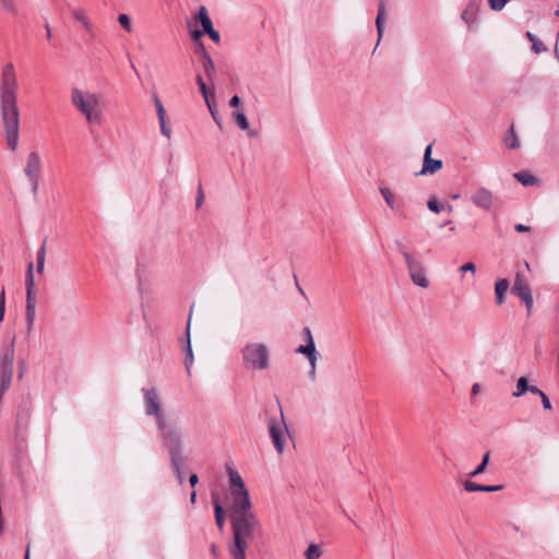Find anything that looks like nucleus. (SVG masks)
<instances>
[{
  "mask_svg": "<svg viewBox=\"0 0 559 559\" xmlns=\"http://www.w3.org/2000/svg\"><path fill=\"white\" fill-rule=\"evenodd\" d=\"M17 80L13 63L4 64L1 73L0 109L8 147L15 151L20 139Z\"/></svg>",
  "mask_w": 559,
  "mask_h": 559,
  "instance_id": "1",
  "label": "nucleus"
},
{
  "mask_svg": "<svg viewBox=\"0 0 559 559\" xmlns=\"http://www.w3.org/2000/svg\"><path fill=\"white\" fill-rule=\"evenodd\" d=\"M233 528V543L229 552L234 559H247L246 550L260 526V521L252 512L251 507L230 508Z\"/></svg>",
  "mask_w": 559,
  "mask_h": 559,
  "instance_id": "2",
  "label": "nucleus"
},
{
  "mask_svg": "<svg viewBox=\"0 0 559 559\" xmlns=\"http://www.w3.org/2000/svg\"><path fill=\"white\" fill-rule=\"evenodd\" d=\"M70 103L88 124L100 126L103 123L105 109L100 94L74 86L70 91Z\"/></svg>",
  "mask_w": 559,
  "mask_h": 559,
  "instance_id": "3",
  "label": "nucleus"
},
{
  "mask_svg": "<svg viewBox=\"0 0 559 559\" xmlns=\"http://www.w3.org/2000/svg\"><path fill=\"white\" fill-rule=\"evenodd\" d=\"M144 395V412L147 416H153L163 442L171 437L180 436L176 426H174L163 412L162 400L155 388L142 389Z\"/></svg>",
  "mask_w": 559,
  "mask_h": 559,
  "instance_id": "4",
  "label": "nucleus"
},
{
  "mask_svg": "<svg viewBox=\"0 0 559 559\" xmlns=\"http://www.w3.org/2000/svg\"><path fill=\"white\" fill-rule=\"evenodd\" d=\"M242 364L246 369L264 370L270 366V352L265 344L252 342L241 348Z\"/></svg>",
  "mask_w": 559,
  "mask_h": 559,
  "instance_id": "5",
  "label": "nucleus"
},
{
  "mask_svg": "<svg viewBox=\"0 0 559 559\" xmlns=\"http://www.w3.org/2000/svg\"><path fill=\"white\" fill-rule=\"evenodd\" d=\"M226 472L229 479L233 502L230 508L251 507L250 496L246 489L245 481L238 471L233 465H226Z\"/></svg>",
  "mask_w": 559,
  "mask_h": 559,
  "instance_id": "6",
  "label": "nucleus"
},
{
  "mask_svg": "<svg viewBox=\"0 0 559 559\" xmlns=\"http://www.w3.org/2000/svg\"><path fill=\"white\" fill-rule=\"evenodd\" d=\"M267 428L272 443L278 454L285 450L286 438L289 435L284 412L280 405V418L271 417L267 421Z\"/></svg>",
  "mask_w": 559,
  "mask_h": 559,
  "instance_id": "7",
  "label": "nucleus"
},
{
  "mask_svg": "<svg viewBox=\"0 0 559 559\" xmlns=\"http://www.w3.org/2000/svg\"><path fill=\"white\" fill-rule=\"evenodd\" d=\"M163 445L168 450L171 465L175 471L179 484L183 483L185 476L182 467L186 463V456L182 454L181 436L170 437L169 440L163 442Z\"/></svg>",
  "mask_w": 559,
  "mask_h": 559,
  "instance_id": "8",
  "label": "nucleus"
},
{
  "mask_svg": "<svg viewBox=\"0 0 559 559\" xmlns=\"http://www.w3.org/2000/svg\"><path fill=\"white\" fill-rule=\"evenodd\" d=\"M43 171V159L37 151H32L26 156L24 175L27 178L33 194H36L39 188L40 175Z\"/></svg>",
  "mask_w": 559,
  "mask_h": 559,
  "instance_id": "9",
  "label": "nucleus"
},
{
  "mask_svg": "<svg viewBox=\"0 0 559 559\" xmlns=\"http://www.w3.org/2000/svg\"><path fill=\"white\" fill-rule=\"evenodd\" d=\"M406 266L412 278V282L421 288L429 287V280L427 278L426 267L423 262L415 255L406 254Z\"/></svg>",
  "mask_w": 559,
  "mask_h": 559,
  "instance_id": "10",
  "label": "nucleus"
},
{
  "mask_svg": "<svg viewBox=\"0 0 559 559\" xmlns=\"http://www.w3.org/2000/svg\"><path fill=\"white\" fill-rule=\"evenodd\" d=\"M379 191L390 210L397 216L404 217L403 199L394 193L391 189L385 187H380Z\"/></svg>",
  "mask_w": 559,
  "mask_h": 559,
  "instance_id": "11",
  "label": "nucleus"
},
{
  "mask_svg": "<svg viewBox=\"0 0 559 559\" xmlns=\"http://www.w3.org/2000/svg\"><path fill=\"white\" fill-rule=\"evenodd\" d=\"M472 202L486 211H490L493 204V193L484 187L478 188L471 197Z\"/></svg>",
  "mask_w": 559,
  "mask_h": 559,
  "instance_id": "12",
  "label": "nucleus"
},
{
  "mask_svg": "<svg viewBox=\"0 0 559 559\" xmlns=\"http://www.w3.org/2000/svg\"><path fill=\"white\" fill-rule=\"evenodd\" d=\"M431 151L432 146L429 144L425 148L424 164L420 174H435L442 167V162L440 159L431 158Z\"/></svg>",
  "mask_w": 559,
  "mask_h": 559,
  "instance_id": "13",
  "label": "nucleus"
},
{
  "mask_svg": "<svg viewBox=\"0 0 559 559\" xmlns=\"http://www.w3.org/2000/svg\"><path fill=\"white\" fill-rule=\"evenodd\" d=\"M192 309H193V307H191V309H190V313H189V318H188V322H187V329H186L187 344L183 347V350H185V354H186L185 366H186L187 372L189 374L191 372V367H192L193 360H194L193 352H192V347H191V340H190V326H191Z\"/></svg>",
  "mask_w": 559,
  "mask_h": 559,
  "instance_id": "14",
  "label": "nucleus"
},
{
  "mask_svg": "<svg viewBox=\"0 0 559 559\" xmlns=\"http://www.w3.org/2000/svg\"><path fill=\"white\" fill-rule=\"evenodd\" d=\"M33 263L31 262L27 266L25 286H26V305H36L35 301V281Z\"/></svg>",
  "mask_w": 559,
  "mask_h": 559,
  "instance_id": "15",
  "label": "nucleus"
},
{
  "mask_svg": "<svg viewBox=\"0 0 559 559\" xmlns=\"http://www.w3.org/2000/svg\"><path fill=\"white\" fill-rule=\"evenodd\" d=\"M479 12V3L471 1L461 14V19L472 28L476 24L477 14Z\"/></svg>",
  "mask_w": 559,
  "mask_h": 559,
  "instance_id": "16",
  "label": "nucleus"
},
{
  "mask_svg": "<svg viewBox=\"0 0 559 559\" xmlns=\"http://www.w3.org/2000/svg\"><path fill=\"white\" fill-rule=\"evenodd\" d=\"M296 353L306 355L310 366H316L319 357L314 342H308L305 345L297 347Z\"/></svg>",
  "mask_w": 559,
  "mask_h": 559,
  "instance_id": "17",
  "label": "nucleus"
},
{
  "mask_svg": "<svg viewBox=\"0 0 559 559\" xmlns=\"http://www.w3.org/2000/svg\"><path fill=\"white\" fill-rule=\"evenodd\" d=\"M512 292L521 299L532 294L531 287L521 274H516Z\"/></svg>",
  "mask_w": 559,
  "mask_h": 559,
  "instance_id": "18",
  "label": "nucleus"
},
{
  "mask_svg": "<svg viewBox=\"0 0 559 559\" xmlns=\"http://www.w3.org/2000/svg\"><path fill=\"white\" fill-rule=\"evenodd\" d=\"M233 118L236 122V124L243 131L248 132L249 136H255L257 133L250 129V124L248 121V118L243 110H237L233 112Z\"/></svg>",
  "mask_w": 559,
  "mask_h": 559,
  "instance_id": "19",
  "label": "nucleus"
},
{
  "mask_svg": "<svg viewBox=\"0 0 559 559\" xmlns=\"http://www.w3.org/2000/svg\"><path fill=\"white\" fill-rule=\"evenodd\" d=\"M14 347L13 344L8 346L1 354L0 370L9 369L13 371Z\"/></svg>",
  "mask_w": 559,
  "mask_h": 559,
  "instance_id": "20",
  "label": "nucleus"
},
{
  "mask_svg": "<svg viewBox=\"0 0 559 559\" xmlns=\"http://www.w3.org/2000/svg\"><path fill=\"white\" fill-rule=\"evenodd\" d=\"M212 500H213V504H214V513H215V521H216L217 527L219 528V531H223L224 523H225V511L223 509V506L219 502L217 495H213Z\"/></svg>",
  "mask_w": 559,
  "mask_h": 559,
  "instance_id": "21",
  "label": "nucleus"
},
{
  "mask_svg": "<svg viewBox=\"0 0 559 559\" xmlns=\"http://www.w3.org/2000/svg\"><path fill=\"white\" fill-rule=\"evenodd\" d=\"M386 20V8H385V1L381 0L378 4V14L376 19V26L379 39L382 37L383 34V25Z\"/></svg>",
  "mask_w": 559,
  "mask_h": 559,
  "instance_id": "22",
  "label": "nucleus"
},
{
  "mask_svg": "<svg viewBox=\"0 0 559 559\" xmlns=\"http://www.w3.org/2000/svg\"><path fill=\"white\" fill-rule=\"evenodd\" d=\"M509 286H510V283L507 278H500L496 282L495 293H496V300H497L498 305L503 304L504 295L508 292Z\"/></svg>",
  "mask_w": 559,
  "mask_h": 559,
  "instance_id": "23",
  "label": "nucleus"
},
{
  "mask_svg": "<svg viewBox=\"0 0 559 559\" xmlns=\"http://www.w3.org/2000/svg\"><path fill=\"white\" fill-rule=\"evenodd\" d=\"M202 68L206 78L212 81L215 74V64L212 60V57L209 52H204V57H202Z\"/></svg>",
  "mask_w": 559,
  "mask_h": 559,
  "instance_id": "24",
  "label": "nucleus"
},
{
  "mask_svg": "<svg viewBox=\"0 0 559 559\" xmlns=\"http://www.w3.org/2000/svg\"><path fill=\"white\" fill-rule=\"evenodd\" d=\"M195 20L201 23L203 32L210 31V28L213 27V23L207 14L205 7H201L199 9L198 14L195 15Z\"/></svg>",
  "mask_w": 559,
  "mask_h": 559,
  "instance_id": "25",
  "label": "nucleus"
},
{
  "mask_svg": "<svg viewBox=\"0 0 559 559\" xmlns=\"http://www.w3.org/2000/svg\"><path fill=\"white\" fill-rule=\"evenodd\" d=\"M503 142L506 146L511 150L518 148L520 146V141L513 126H511L510 130L503 136Z\"/></svg>",
  "mask_w": 559,
  "mask_h": 559,
  "instance_id": "26",
  "label": "nucleus"
},
{
  "mask_svg": "<svg viewBox=\"0 0 559 559\" xmlns=\"http://www.w3.org/2000/svg\"><path fill=\"white\" fill-rule=\"evenodd\" d=\"M528 380L526 377H520L516 381L515 390L512 392L513 397H521L528 391Z\"/></svg>",
  "mask_w": 559,
  "mask_h": 559,
  "instance_id": "27",
  "label": "nucleus"
},
{
  "mask_svg": "<svg viewBox=\"0 0 559 559\" xmlns=\"http://www.w3.org/2000/svg\"><path fill=\"white\" fill-rule=\"evenodd\" d=\"M526 37L532 43V49L534 50L535 53H542L547 51V47L545 46V44L533 33L527 32Z\"/></svg>",
  "mask_w": 559,
  "mask_h": 559,
  "instance_id": "28",
  "label": "nucleus"
},
{
  "mask_svg": "<svg viewBox=\"0 0 559 559\" xmlns=\"http://www.w3.org/2000/svg\"><path fill=\"white\" fill-rule=\"evenodd\" d=\"M514 178L525 187L533 186L536 182V178L526 171L515 173Z\"/></svg>",
  "mask_w": 559,
  "mask_h": 559,
  "instance_id": "29",
  "label": "nucleus"
},
{
  "mask_svg": "<svg viewBox=\"0 0 559 559\" xmlns=\"http://www.w3.org/2000/svg\"><path fill=\"white\" fill-rule=\"evenodd\" d=\"M25 317L27 322V330L31 331L35 322L36 305H26Z\"/></svg>",
  "mask_w": 559,
  "mask_h": 559,
  "instance_id": "30",
  "label": "nucleus"
},
{
  "mask_svg": "<svg viewBox=\"0 0 559 559\" xmlns=\"http://www.w3.org/2000/svg\"><path fill=\"white\" fill-rule=\"evenodd\" d=\"M321 555V548L317 544H311L305 552L306 559H319Z\"/></svg>",
  "mask_w": 559,
  "mask_h": 559,
  "instance_id": "31",
  "label": "nucleus"
},
{
  "mask_svg": "<svg viewBox=\"0 0 559 559\" xmlns=\"http://www.w3.org/2000/svg\"><path fill=\"white\" fill-rule=\"evenodd\" d=\"M46 261V245L44 243L37 251V272L41 274L44 272Z\"/></svg>",
  "mask_w": 559,
  "mask_h": 559,
  "instance_id": "32",
  "label": "nucleus"
},
{
  "mask_svg": "<svg viewBox=\"0 0 559 559\" xmlns=\"http://www.w3.org/2000/svg\"><path fill=\"white\" fill-rule=\"evenodd\" d=\"M489 457H490V454L489 452H486L483 456V461L481 463L475 468L473 469L471 473H469V476L471 477H476L478 476L479 474L484 473L485 469H486V466L489 462Z\"/></svg>",
  "mask_w": 559,
  "mask_h": 559,
  "instance_id": "33",
  "label": "nucleus"
},
{
  "mask_svg": "<svg viewBox=\"0 0 559 559\" xmlns=\"http://www.w3.org/2000/svg\"><path fill=\"white\" fill-rule=\"evenodd\" d=\"M195 79H197V83L199 85L200 92H201L202 96L204 97V100H205L209 109H211V102L209 99L206 84H205L203 78L200 74H198Z\"/></svg>",
  "mask_w": 559,
  "mask_h": 559,
  "instance_id": "34",
  "label": "nucleus"
},
{
  "mask_svg": "<svg viewBox=\"0 0 559 559\" xmlns=\"http://www.w3.org/2000/svg\"><path fill=\"white\" fill-rule=\"evenodd\" d=\"M153 102H154V105L156 108V114H157L158 120L165 119L166 118V109L156 94L153 95Z\"/></svg>",
  "mask_w": 559,
  "mask_h": 559,
  "instance_id": "35",
  "label": "nucleus"
},
{
  "mask_svg": "<svg viewBox=\"0 0 559 559\" xmlns=\"http://www.w3.org/2000/svg\"><path fill=\"white\" fill-rule=\"evenodd\" d=\"M0 7L3 11L8 13L16 12V1L15 0H0Z\"/></svg>",
  "mask_w": 559,
  "mask_h": 559,
  "instance_id": "36",
  "label": "nucleus"
},
{
  "mask_svg": "<svg viewBox=\"0 0 559 559\" xmlns=\"http://www.w3.org/2000/svg\"><path fill=\"white\" fill-rule=\"evenodd\" d=\"M427 206L428 209L433 212V213H439L441 212L442 210H444V206L441 205L437 198L436 197H431L429 198L428 202H427Z\"/></svg>",
  "mask_w": 559,
  "mask_h": 559,
  "instance_id": "37",
  "label": "nucleus"
},
{
  "mask_svg": "<svg viewBox=\"0 0 559 559\" xmlns=\"http://www.w3.org/2000/svg\"><path fill=\"white\" fill-rule=\"evenodd\" d=\"M510 0H487L489 8L492 11H501Z\"/></svg>",
  "mask_w": 559,
  "mask_h": 559,
  "instance_id": "38",
  "label": "nucleus"
},
{
  "mask_svg": "<svg viewBox=\"0 0 559 559\" xmlns=\"http://www.w3.org/2000/svg\"><path fill=\"white\" fill-rule=\"evenodd\" d=\"M118 22L127 32L132 31V23H131V19L129 17V15L120 14L118 16Z\"/></svg>",
  "mask_w": 559,
  "mask_h": 559,
  "instance_id": "39",
  "label": "nucleus"
},
{
  "mask_svg": "<svg viewBox=\"0 0 559 559\" xmlns=\"http://www.w3.org/2000/svg\"><path fill=\"white\" fill-rule=\"evenodd\" d=\"M160 133L166 136L167 139L171 138V129L167 126L166 118L163 120H158Z\"/></svg>",
  "mask_w": 559,
  "mask_h": 559,
  "instance_id": "40",
  "label": "nucleus"
},
{
  "mask_svg": "<svg viewBox=\"0 0 559 559\" xmlns=\"http://www.w3.org/2000/svg\"><path fill=\"white\" fill-rule=\"evenodd\" d=\"M5 312V292L4 288L0 290V322L3 321Z\"/></svg>",
  "mask_w": 559,
  "mask_h": 559,
  "instance_id": "41",
  "label": "nucleus"
},
{
  "mask_svg": "<svg viewBox=\"0 0 559 559\" xmlns=\"http://www.w3.org/2000/svg\"><path fill=\"white\" fill-rule=\"evenodd\" d=\"M464 489L468 492L481 491L483 485H478L467 480L464 483Z\"/></svg>",
  "mask_w": 559,
  "mask_h": 559,
  "instance_id": "42",
  "label": "nucleus"
},
{
  "mask_svg": "<svg viewBox=\"0 0 559 559\" xmlns=\"http://www.w3.org/2000/svg\"><path fill=\"white\" fill-rule=\"evenodd\" d=\"M395 245H396L397 251L402 254V257L404 258V261L406 262V254L407 255H413V254L406 249L405 245L402 241H396Z\"/></svg>",
  "mask_w": 559,
  "mask_h": 559,
  "instance_id": "43",
  "label": "nucleus"
},
{
  "mask_svg": "<svg viewBox=\"0 0 559 559\" xmlns=\"http://www.w3.org/2000/svg\"><path fill=\"white\" fill-rule=\"evenodd\" d=\"M73 16L81 24H83L84 21L88 20L87 15L85 14V12L83 10H74Z\"/></svg>",
  "mask_w": 559,
  "mask_h": 559,
  "instance_id": "44",
  "label": "nucleus"
},
{
  "mask_svg": "<svg viewBox=\"0 0 559 559\" xmlns=\"http://www.w3.org/2000/svg\"><path fill=\"white\" fill-rule=\"evenodd\" d=\"M521 299L525 304L527 314H530L532 312V308H533V296H532V294L528 295V296H525V297H523Z\"/></svg>",
  "mask_w": 559,
  "mask_h": 559,
  "instance_id": "45",
  "label": "nucleus"
},
{
  "mask_svg": "<svg viewBox=\"0 0 559 559\" xmlns=\"http://www.w3.org/2000/svg\"><path fill=\"white\" fill-rule=\"evenodd\" d=\"M460 271L461 272H472L473 274H475L476 272V266L474 263L472 262H467L465 264H463L461 267H460Z\"/></svg>",
  "mask_w": 559,
  "mask_h": 559,
  "instance_id": "46",
  "label": "nucleus"
},
{
  "mask_svg": "<svg viewBox=\"0 0 559 559\" xmlns=\"http://www.w3.org/2000/svg\"><path fill=\"white\" fill-rule=\"evenodd\" d=\"M542 404L545 409H551V402L549 397L546 395L545 392H543L540 395Z\"/></svg>",
  "mask_w": 559,
  "mask_h": 559,
  "instance_id": "47",
  "label": "nucleus"
},
{
  "mask_svg": "<svg viewBox=\"0 0 559 559\" xmlns=\"http://www.w3.org/2000/svg\"><path fill=\"white\" fill-rule=\"evenodd\" d=\"M205 33H206V34L211 37V39H212V40H214L215 43H218V41H219V39H221L219 33H218L216 29H214V27L210 28V31H206Z\"/></svg>",
  "mask_w": 559,
  "mask_h": 559,
  "instance_id": "48",
  "label": "nucleus"
},
{
  "mask_svg": "<svg viewBox=\"0 0 559 559\" xmlns=\"http://www.w3.org/2000/svg\"><path fill=\"white\" fill-rule=\"evenodd\" d=\"M502 487L499 486V485H483V490L484 492H495V491H498L500 490Z\"/></svg>",
  "mask_w": 559,
  "mask_h": 559,
  "instance_id": "49",
  "label": "nucleus"
},
{
  "mask_svg": "<svg viewBox=\"0 0 559 559\" xmlns=\"http://www.w3.org/2000/svg\"><path fill=\"white\" fill-rule=\"evenodd\" d=\"M302 335H304V337H305L306 343H308V342H314V341H313L312 333H311V330H310L308 326L304 328V330H302Z\"/></svg>",
  "mask_w": 559,
  "mask_h": 559,
  "instance_id": "50",
  "label": "nucleus"
},
{
  "mask_svg": "<svg viewBox=\"0 0 559 559\" xmlns=\"http://www.w3.org/2000/svg\"><path fill=\"white\" fill-rule=\"evenodd\" d=\"M204 201V193H203V190L200 188L198 190V195H197V207H200L201 204L203 203Z\"/></svg>",
  "mask_w": 559,
  "mask_h": 559,
  "instance_id": "51",
  "label": "nucleus"
},
{
  "mask_svg": "<svg viewBox=\"0 0 559 559\" xmlns=\"http://www.w3.org/2000/svg\"><path fill=\"white\" fill-rule=\"evenodd\" d=\"M204 33H205V32H203V29H202V31H200V29H195V31H193V32L191 33V37H192V39H193L195 43H198V41H199V39H200V37H201Z\"/></svg>",
  "mask_w": 559,
  "mask_h": 559,
  "instance_id": "52",
  "label": "nucleus"
},
{
  "mask_svg": "<svg viewBox=\"0 0 559 559\" xmlns=\"http://www.w3.org/2000/svg\"><path fill=\"white\" fill-rule=\"evenodd\" d=\"M240 103H241V99L238 95L233 96L229 100V105L231 107H238L240 105Z\"/></svg>",
  "mask_w": 559,
  "mask_h": 559,
  "instance_id": "53",
  "label": "nucleus"
},
{
  "mask_svg": "<svg viewBox=\"0 0 559 559\" xmlns=\"http://www.w3.org/2000/svg\"><path fill=\"white\" fill-rule=\"evenodd\" d=\"M82 26L85 28L86 32L93 35V24L90 20L84 21Z\"/></svg>",
  "mask_w": 559,
  "mask_h": 559,
  "instance_id": "54",
  "label": "nucleus"
},
{
  "mask_svg": "<svg viewBox=\"0 0 559 559\" xmlns=\"http://www.w3.org/2000/svg\"><path fill=\"white\" fill-rule=\"evenodd\" d=\"M514 229H515L516 231H519V233H524V231H528L531 228H530V226H526V225H524V224H516V225L514 226Z\"/></svg>",
  "mask_w": 559,
  "mask_h": 559,
  "instance_id": "55",
  "label": "nucleus"
},
{
  "mask_svg": "<svg viewBox=\"0 0 559 559\" xmlns=\"http://www.w3.org/2000/svg\"><path fill=\"white\" fill-rule=\"evenodd\" d=\"M527 392L537 394V395H540L543 393V391L539 388H537L536 385H530Z\"/></svg>",
  "mask_w": 559,
  "mask_h": 559,
  "instance_id": "56",
  "label": "nucleus"
},
{
  "mask_svg": "<svg viewBox=\"0 0 559 559\" xmlns=\"http://www.w3.org/2000/svg\"><path fill=\"white\" fill-rule=\"evenodd\" d=\"M210 112H211L215 123L221 128L222 127V122H221L219 118H217L216 112H215V110L213 109L212 106H211Z\"/></svg>",
  "mask_w": 559,
  "mask_h": 559,
  "instance_id": "57",
  "label": "nucleus"
},
{
  "mask_svg": "<svg viewBox=\"0 0 559 559\" xmlns=\"http://www.w3.org/2000/svg\"><path fill=\"white\" fill-rule=\"evenodd\" d=\"M195 44H197V47H198V51L202 55V57H204V52H209V51L205 49L203 43L202 41H198Z\"/></svg>",
  "mask_w": 559,
  "mask_h": 559,
  "instance_id": "58",
  "label": "nucleus"
},
{
  "mask_svg": "<svg viewBox=\"0 0 559 559\" xmlns=\"http://www.w3.org/2000/svg\"><path fill=\"white\" fill-rule=\"evenodd\" d=\"M198 481H199V477H198V475H197V474H192V475H190V477H189V483H190V485H191L192 487H194V486L198 484Z\"/></svg>",
  "mask_w": 559,
  "mask_h": 559,
  "instance_id": "59",
  "label": "nucleus"
},
{
  "mask_svg": "<svg viewBox=\"0 0 559 559\" xmlns=\"http://www.w3.org/2000/svg\"><path fill=\"white\" fill-rule=\"evenodd\" d=\"M316 369H317V365L313 367V366H310V371H309V377L311 379H314L316 378Z\"/></svg>",
  "mask_w": 559,
  "mask_h": 559,
  "instance_id": "60",
  "label": "nucleus"
},
{
  "mask_svg": "<svg viewBox=\"0 0 559 559\" xmlns=\"http://www.w3.org/2000/svg\"><path fill=\"white\" fill-rule=\"evenodd\" d=\"M480 390V385L478 383L473 384L472 386V393L477 394Z\"/></svg>",
  "mask_w": 559,
  "mask_h": 559,
  "instance_id": "61",
  "label": "nucleus"
},
{
  "mask_svg": "<svg viewBox=\"0 0 559 559\" xmlns=\"http://www.w3.org/2000/svg\"><path fill=\"white\" fill-rule=\"evenodd\" d=\"M45 29H46V37L48 39H50L51 38V29L48 24L45 25Z\"/></svg>",
  "mask_w": 559,
  "mask_h": 559,
  "instance_id": "62",
  "label": "nucleus"
},
{
  "mask_svg": "<svg viewBox=\"0 0 559 559\" xmlns=\"http://www.w3.org/2000/svg\"><path fill=\"white\" fill-rule=\"evenodd\" d=\"M195 498H197V492H195V491H193V492L191 493V496H190V501H191L192 503H194V502H195Z\"/></svg>",
  "mask_w": 559,
  "mask_h": 559,
  "instance_id": "63",
  "label": "nucleus"
},
{
  "mask_svg": "<svg viewBox=\"0 0 559 559\" xmlns=\"http://www.w3.org/2000/svg\"><path fill=\"white\" fill-rule=\"evenodd\" d=\"M444 209H447V211H448L449 213H451V212H452V210H453L452 205H450V204H447V206H444Z\"/></svg>",
  "mask_w": 559,
  "mask_h": 559,
  "instance_id": "64",
  "label": "nucleus"
}]
</instances>
